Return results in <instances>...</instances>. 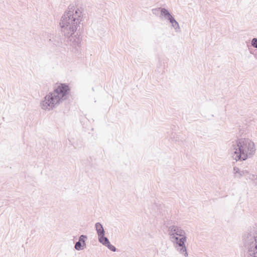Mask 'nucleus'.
Returning <instances> with one entry per match:
<instances>
[{
  "mask_svg": "<svg viewBox=\"0 0 257 257\" xmlns=\"http://www.w3.org/2000/svg\"><path fill=\"white\" fill-rule=\"evenodd\" d=\"M251 45L252 46L257 48V38H253L251 40Z\"/></svg>",
  "mask_w": 257,
  "mask_h": 257,
  "instance_id": "16",
  "label": "nucleus"
},
{
  "mask_svg": "<svg viewBox=\"0 0 257 257\" xmlns=\"http://www.w3.org/2000/svg\"><path fill=\"white\" fill-rule=\"evenodd\" d=\"M105 246L112 251H115L116 250V247L111 244L110 242Z\"/></svg>",
  "mask_w": 257,
  "mask_h": 257,
  "instance_id": "13",
  "label": "nucleus"
},
{
  "mask_svg": "<svg viewBox=\"0 0 257 257\" xmlns=\"http://www.w3.org/2000/svg\"><path fill=\"white\" fill-rule=\"evenodd\" d=\"M233 170L234 171V173L235 174H236V173H238L240 174V176H242L243 175V171H239V169L238 168L236 167H234L233 168Z\"/></svg>",
  "mask_w": 257,
  "mask_h": 257,
  "instance_id": "14",
  "label": "nucleus"
},
{
  "mask_svg": "<svg viewBox=\"0 0 257 257\" xmlns=\"http://www.w3.org/2000/svg\"><path fill=\"white\" fill-rule=\"evenodd\" d=\"M233 158L236 161H244L250 157L255 151L254 144L248 139H238L231 148Z\"/></svg>",
  "mask_w": 257,
  "mask_h": 257,
  "instance_id": "3",
  "label": "nucleus"
},
{
  "mask_svg": "<svg viewBox=\"0 0 257 257\" xmlns=\"http://www.w3.org/2000/svg\"><path fill=\"white\" fill-rule=\"evenodd\" d=\"M244 257H257V229L251 228L242 235Z\"/></svg>",
  "mask_w": 257,
  "mask_h": 257,
  "instance_id": "4",
  "label": "nucleus"
},
{
  "mask_svg": "<svg viewBox=\"0 0 257 257\" xmlns=\"http://www.w3.org/2000/svg\"><path fill=\"white\" fill-rule=\"evenodd\" d=\"M187 237L186 235L180 237H175L173 236L171 237V241L173 243L174 246L176 249L182 255L187 257L188 255L187 248L185 245V242H186Z\"/></svg>",
  "mask_w": 257,
  "mask_h": 257,
  "instance_id": "6",
  "label": "nucleus"
},
{
  "mask_svg": "<svg viewBox=\"0 0 257 257\" xmlns=\"http://www.w3.org/2000/svg\"><path fill=\"white\" fill-rule=\"evenodd\" d=\"M172 27H173L176 30V31H178L177 30H179L180 29L179 25L177 21L175 22L173 24H172Z\"/></svg>",
  "mask_w": 257,
  "mask_h": 257,
  "instance_id": "15",
  "label": "nucleus"
},
{
  "mask_svg": "<svg viewBox=\"0 0 257 257\" xmlns=\"http://www.w3.org/2000/svg\"><path fill=\"white\" fill-rule=\"evenodd\" d=\"M168 21H169V22L171 24H173V23H174L175 22H176V20L175 19V18L173 17V16H171V17L170 18V19L168 20Z\"/></svg>",
  "mask_w": 257,
  "mask_h": 257,
  "instance_id": "17",
  "label": "nucleus"
},
{
  "mask_svg": "<svg viewBox=\"0 0 257 257\" xmlns=\"http://www.w3.org/2000/svg\"><path fill=\"white\" fill-rule=\"evenodd\" d=\"M81 40V37L79 36L74 38V37L63 35L61 32L50 39V41L56 46L63 47L64 45H70L73 47H80Z\"/></svg>",
  "mask_w": 257,
  "mask_h": 257,
  "instance_id": "5",
  "label": "nucleus"
},
{
  "mask_svg": "<svg viewBox=\"0 0 257 257\" xmlns=\"http://www.w3.org/2000/svg\"><path fill=\"white\" fill-rule=\"evenodd\" d=\"M98 241L105 246L110 242L108 238L105 236V234L98 236Z\"/></svg>",
  "mask_w": 257,
  "mask_h": 257,
  "instance_id": "11",
  "label": "nucleus"
},
{
  "mask_svg": "<svg viewBox=\"0 0 257 257\" xmlns=\"http://www.w3.org/2000/svg\"><path fill=\"white\" fill-rule=\"evenodd\" d=\"M70 92V88L67 84H59L53 92H49L44 97V100L41 101V108L49 111L56 107L60 103L68 98Z\"/></svg>",
  "mask_w": 257,
  "mask_h": 257,
  "instance_id": "2",
  "label": "nucleus"
},
{
  "mask_svg": "<svg viewBox=\"0 0 257 257\" xmlns=\"http://www.w3.org/2000/svg\"><path fill=\"white\" fill-rule=\"evenodd\" d=\"M95 227L97 232L98 236L105 234V231L102 225L100 222H97L95 224Z\"/></svg>",
  "mask_w": 257,
  "mask_h": 257,
  "instance_id": "10",
  "label": "nucleus"
},
{
  "mask_svg": "<svg viewBox=\"0 0 257 257\" xmlns=\"http://www.w3.org/2000/svg\"><path fill=\"white\" fill-rule=\"evenodd\" d=\"M87 236L85 235H81L79 237V240L75 243L74 248L77 250H81L83 249V247L86 246L85 240Z\"/></svg>",
  "mask_w": 257,
  "mask_h": 257,
  "instance_id": "8",
  "label": "nucleus"
},
{
  "mask_svg": "<svg viewBox=\"0 0 257 257\" xmlns=\"http://www.w3.org/2000/svg\"><path fill=\"white\" fill-rule=\"evenodd\" d=\"M168 234L170 235V239L171 240V237L173 236L179 237L185 235V232L180 227L171 225L168 227Z\"/></svg>",
  "mask_w": 257,
  "mask_h": 257,
  "instance_id": "7",
  "label": "nucleus"
},
{
  "mask_svg": "<svg viewBox=\"0 0 257 257\" xmlns=\"http://www.w3.org/2000/svg\"><path fill=\"white\" fill-rule=\"evenodd\" d=\"M83 10L81 7H75L70 5L61 18L60 26L61 33L74 38L81 37L80 22L83 17Z\"/></svg>",
  "mask_w": 257,
  "mask_h": 257,
  "instance_id": "1",
  "label": "nucleus"
},
{
  "mask_svg": "<svg viewBox=\"0 0 257 257\" xmlns=\"http://www.w3.org/2000/svg\"><path fill=\"white\" fill-rule=\"evenodd\" d=\"M160 11L161 15L163 16L165 19L168 20L172 16L170 12L165 8H159L158 9H153L152 11L154 14H155L156 11Z\"/></svg>",
  "mask_w": 257,
  "mask_h": 257,
  "instance_id": "9",
  "label": "nucleus"
},
{
  "mask_svg": "<svg viewBox=\"0 0 257 257\" xmlns=\"http://www.w3.org/2000/svg\"><path fill=\"white\" fill-rule=\"evenodd\" d=\"M70 143L73 146V147L75 148H80L82 146V142L81 141H79V144L78 143H75L71 140L69 139Z\"/></svg>",
  "mask_w": 257,
  "mask_h": 257,
  "instance_id": "12",
  "label": "nucleus"
},
{
  "mask_svg": "<svg viewBox=\"0 0 257 257\" xmlns=\"http://www.w3.org/2000/svg\"><path fill=\"white\" fill-rule=\"evenodd\" d=\"M209 116H208V118L207 119H210L211 118V117H213V114H211L210 113H209Z\"/></svg>",
  "mask_w": 257,
  "mask_h": 257,
  "instance_id": "18",
  "label": "nucleus"
}]
</instances>
